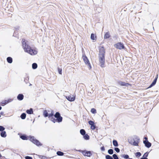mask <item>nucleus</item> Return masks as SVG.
<instances>
[{
	"mask_svg": "<svg viewBox=\"0 0 159 159\" xmlns=\"http://www.w3.org/2000/svg\"><path fill=\"white\" fill-rule=\"evenodd\" d=\"M29 140L37 146L39 147L42 145V144L36 139L34 136L29 135Z\"/></svg>",
	"mask_w": 159,
	"mask_h": 159,
	"instance_id": "obj_4",
	"label": "nucleus"
},
{
	"mask_svg": "<svg viewBox=\"0 0 159 159\" xmlns=\"http://www.w3.org/2000/svg\"><path fill=\"white\" fill-rule=\"evenodd\" d=\"M7 62L10 64L13 61V59L12 58L10 57H8L7 58Z\"/></svg>",
	"mask_w": 159,
	"mask_h": 159,
	"instance_id": "obj_22",
	"label": "nucleus"
},
{
	"mask_svg": "<svg viewBox=\"0 0 159 159\" xmlns=\"http://www.w3.org/2000/svg\"><path fill=\"white\" fill-rule=\"evenodd\" d=\"M2 109V107L0 106V110H1Z\"/></svg>",
	"mask_w": 159,
	"mask_h": 159,
	"instance_id": "obj_52",
	"label": "nucleus"
},
{
	"mask_svg": "<svg viewBox=\"0 0 159 159\" xmlns=\"http://www.w3.org/2000/svg\"><path fill=\"white\" fill-rule=\"evenodd\" d=\"M136 138H135V139H137V140H134V139H133V145L134 146H138V145L139 143V141L140 140L139 138L137 136H135Z\"/></svg>",
	"mask_w": 159,
	"mask_h": 159,
	"instance_id": "obj_12",
	"label": "nucleus"
},
{
	"mask_svg": "<svg viewBox=\"0 0 159 159\" xmlns=\"http://www.w3.org/2000/svg\"><path fill=\"white\" fill-rule=\"evenodd\" d=\"M39 158L41 159H48V158L46 157H45L43 155H39Z\"/></svg>",
	"mask_w": 159,
	"mask_h": 159,
	"instance_id": "obj_38",
	"label": "nucleus"
},
{
	"mask_svg": "<svg viewBox=\"0 0 159 159\" xmlns=\"http://www.w3.org/2000/svg\"><path fill=\"white\" fill-rule=\"evenodd\" d=\"M83 136L84 139L86 140H89L90 139V137L86 133Z\"/></svg>",
	"mask_w": 159,
	"mask_h": 159,
	"instance_id": "obj_24",
	"label": "nucleus"
},
{
	"mask_svg": "<svg viewBox=\"0 0 159 159\" xmlns=\"http://www.w3.org/2000/svg\"><path fill=\"white\" fill-rule=\"evenodd\" d=\"M38 67L37 64L36 63H34L32 64V68L33 69H36Z\"/></svg>",
	"mask_w": 159,
	"mask_h": 159,
	"instance_id": "obj_28",
	"label": "nucleus"
},
{
	"mask_svg": "<svg viewBox=\"0 0 159 159\" xmlns=\"http://www.w3.org/2000/svg\"><path fill=\"white\" fill-rule=\"evenodd\" d=\"M112 89L113 90H115V91H116L117 90V88L116 87H113V88Z\"/></svg>",
	"mask_w": 159,
	"mask_h": 159,
	"instance_id": "obj_47",
	"label": "nucleus"
},
{
	"mask_svg": "<svg viewBox=\"0 0 159 159\" xmlns=\"http://www.w3.org/2000/svg\"><path fill=\"white\" fill-rule=\"evenodd\" d=\"M105 158L106 159H113L112 157L109 155H107L105 156Z\"/></svg>",
	"mask_w": 159,
	"mask_h": 159,
	"instance_id": "obj_34",
	"label": "nucleus"
},
{
	"mask_svg": "<svg viewBox=\"0 0 159 159\" xmlns=\"http://www.w3.org/2000/svg\"><path fill=\"white\" fill-rule=\"evenodd\" d=\"M57 155L59 156H62L64 154V153L60 151H58L57 152Z\"/></svg>",
	"mask_w": 159,
	"mask_h": 159,
	"instance_id": "obj_31",
	"label": "nucleus"
},
{
	"mask_svg": "<svg viewBox=\"0 0 159 159\" xmlns=\"http://www.w3.org/2000/svg\"><path fill=\"white\" fill-rule=\"evenodd\" d=\"M31 85H32V84L30 83L29 86H31Z\"/></svg>",
	"mask_w": 159,
	"mask_h": 159,
	"instance_id": "obj_54",
	"label": "nucleus"
},
{
	"mask_svg": "<svg viewBox=\"0 0 159 159\" xmlns=\"http://www.w3.org/2000/svg\"><path fill=\"white\" fill-rule=\"evenodd\" d=\"M128 159H133L132 158H129Z\"/></svg>",
	"mask_w": 159,
	"mask_h": 159,
	"instance_id": "obj_55",
	"label": "nucleus"
},
{
	"mask_svg": "<svg viewBox=\"0 0 159 159\" xmlns=\"http://www.w3.org/2000/svg\"><path fill=\"white\" fill-rule=\"evenodd\" d=\"M2 157L1 154L0 153V158Z\"/></svg>",
	"mask_w": 159,
	"mask_h": 159,
	"instance_id": "obj_53",
	"label": "nucleus"
},
{
	"mask_svg": "<svg viewBox=\"0 0 159 159\" xmlns=\"http://www.w3.org/2000/svg\"><path fill=\"white\" fill-rule=\"evenodd\" d=\"M82 58L83 59V61L85 63V64L88 66L89 69L90 70L92 68V66L91 65L89 62V60L87 57L86 56L85 53L83 54L82 55Z\"/></svg>",
	"mask_w": 159,
	"mask_h": 159,
	"instance_id": "obj_5",
	"label": "nucleus"
},
{
	"mask_svg": "<svg viewBox=\"0 0 159 159\" xmlns=\"http://www.w3.org/2000/svg\"><path fill=\"white\" fill-rule=\"evenodd\" d=\"M114 46L116 49L121 50L125 49V47L122 43L121 42H118L114 45Z\"/></svg>",
	"mask_w": 159,
	"mask_h": 159,
	"instance_id": "obj_7",
	"label": "nucleus"
},
{
	"mask_svg": "<svg viewBox=\"0 0 159 159\" xmlns=\"http://www.w3.org/2000/svg\"><path fill=\"white\" fill-rule=\"evenodd\" d=\"M24 79V82L26 84H27L29 83V76L27 75V76L25 77Z\"/></svg>",
	"mask_w": 159,
	"mask_h": 159,
	"instance_id": "obj_25",
	"label": "nucleus"
},
{
	"mask_svg": "<svg viewBox=\"0 0 159 159\" xmlns=\"http://www.w3.org/2000/svg\"><path fill=\"white\" fill-rule=\"evenodd\" d=\"M89 124L91 125L90 129L92 130H94L96 129V125L94 121L90 120L88 121Z\"/></svg>",
	"mask_w": 159,
	"mask_h": 159,
	"instance_id": "obj_10",
	"label": "nucleus"
},
{
	"mask_svg": "<svg viewBox=\"0 0 159 159\" xmlns=\"http://www.w3.org/2000/svg\"><path fill=\"white\" fill-rule=\"evenodd\" d=\"M26 114L25 113H23L21 114L20 117L22 119L24 120L26 118Z\"/></svg>",
	"mask_w": 159,
	"mask_h": 159,
	"instance_id": "obj_27",
	"label": "nucleus"
},
{
	"mask_svg": "<svg viewBox=\"0 0 159 159\" xmlns=\"http://www.w3.org/2000/svg\"><path fill=\"white\" fill-rule=\"evenodd\" d=\"M21 43L22 48L25 52H27L31 55H34L37 54V51L33 49L28 44V41L23 39H22Z\"/></svg>",
	"mask_w": 159,
	"mask_h": 159,
	"instance_id": "obj_2",
	"label": "nucleus"
},
{
	"mask_svg": "<svg viewBox=\"0 0 159 159\" xmlns=\"http://www.w3.org/2000/svg\"><path fill=\"white\" fill-rule=\"evenodd\" d=\"M25 159H33L32 157L29 156H26L25 157Z\"/></svg>",
	"mask_w": 159,
	"mask_h": 159,
	"instance_id": "obj_43",
	"label": "nucleus"
},
{
	"mask_svg": "<svg viewBox=\"0 0 159 159\" xmlns=\"http://www.w3.org/2000/svg\"><path fill=\"white\" fill-rule=\"evenodd\" d=\"M106 52L103 46L99 47L98 60L99 65L102 68H104L105 66V54Z\"/></svg>",
	"mask_w": 159,
	"mask_h": 159,
	"instance_id": "obj_1",
	"label": "nucleus"
},
{
	"mask_svg": "<svg viewBox=\"0 0 159 159\" xmlns=\"http://www.w3.org/2000/svg\"><path fill=\"white\" fill-rule=\"evenodd\" d=\"M112 157L113 159H119L118 155L116 154H113Z\"/></svg>",
	"mask_w": 159,
	"mask_h": 159,
	"instance_id": "obj_33",
	"label": "nucleus"
},
{
	"mask_svg": "<svg viewBox=\"0 0 159 159\" xmlns=\"http://www.w3.org/2000/svg\"><path fill=\"white\" fill-rule=\"evenodd\" d=\"M58 72L59 74L60 75H61L62 74V70L61 68H60L59 67H57Z\"/></svg>",
	"mask_w": 159,
	"mask_h": 159,
	"instance_id": "obj_36",
	"label": "nucleus"
},
{
	"mask_svg": "<svg viewBox=\"0 0 159 159\" xmlns=\"http://www.w3.org/2000/svg\"><path fill=\"white\" fill-rule=\"evenodd\" d=\"M149 153V152H147L143 154L142 157L140 159H148L147 157L148 156Z\"/></svg>",
	"mask_w": 159,
	"mask_h": 159,
	"instance_id": "obj_18",
	"label": "nucleus"
},
{
	"mask_svg": "<svg viewBox=\"0 0 159 159\" xmlns=\"http://www.w3.org/2000/svg\"><path fill=\"white\" fill-rule=\"evenodd\" d=\"M100 149L102 151H104L105 150V148L104 146H103L101 147Z\"/></svg>",
	"mask_w": 159,
	"mask_h": 159,
	"instance_id": "obj_44",
	"label": "nucleus"
},
{
	"mask_svg": "<svg viewBox=\"0 0 159 159\" xmlns=\"http://www.w3.org/2000/svg\"><path fill=\"white\" fill-rule=\"evenodd\" d=\"M76 151L82 153L85 156L90 157L92 155V152L91 151H88L86 150H76Z\"/></svg>",
	"mask_w": 159,
	"mask_h": 159,
	"instance_id": "obj_6",
	"label": "nucleus"
},
{
	"mask_svg": "<svg viewBox=\"0 0 159 159\" xmlns=\"http://www.w3.org/2000/svg\"><path fill=\"white\" fill-rule=\"evenodd\" d=\"M16 34V32H14V33L13 35V36L16 37V36H14V35L15 34Z\"/></svg>",
	"mask_w": 159,
	"mask_h": 159,
	"instance_id": "obj_51",
	"label": "nucleus"
},
{
	"mask_svg": "<svg viewBox=\"0 0 159 159\" xmlns=\"http://www.w3.org/2000/svg\"><path fill=\"white\" fill-rule=\"evenodd\" d=\"M111 36L110 33L108 31L105 33L104 36V39H109Z\"/></svg>",
	"mask_w": 159,
	"mask_h": 159,
	"instance_id": "obj_17",
	"label": "nucleus"
},
{
	"mask_svg": "<svg viewBox=\"0 0 159 159\" xmlns=\"http://www.w3.org/2000/svg\"><path fill=\"white\" fill-rule=\"evenodd\" d=\"M90 38L91 40L96 41L97 40V36L93 33H92L91 34Z\"/></svg>",
	"mask_w": 159,
	"mask_h": 159,
	"instance_id": "obj_20",
	"label": "nucleus"
},
{
	"mask_svg": "<svg viewBox=\"0 0 159 159\" xmlns=\"http://www.w3.org/2000/svg\"><path fill=\"white\" fill-rule=\"evenodd\" d=\"M114 150L117 153H119L120 152V149L118 148H117V147L115 148H114Z\"/></svg>",
	"mask_w": 159,
	"mask_h": 159,
	"instance_id": "obj_40",
	"label": "nucleus"
},
{
	"mask_svg": "<svg viewBox=\"0 0 159 159\" xmlns=\"http://www.w3.org/2000/svg\"><path fill=\"white\" fill-rule=\"evenodd\" d=\"M4 114V112L3 111H1L0 113V115H2Z\"/></svg>",
	"mask_w": 159,
	"mask_h": 159,
	"instance_id": "obj_50",
	"label": "nucleus"
},
{
	"mask_svg": "<svg viewBox=\"0 0 159 159\" xmlns=\"http://www.w3.org/2000/svg\"><path fill=\"white\" fill-rule=\"evenodd\" d=\"M153 86L151 84L149 86V87L148 88V89L150 88Z\"/></svg>",
	"mask_w": 159,
	"mask_h": 159,
	"instance_id": "obj_49",
	"label": "nucleus"
},
{
	"mask_svg": "<svg viewBox=\"0 0 159 159\" xmlns=\"http://www.w3.org/2000/svg\"><path fill=\"white\" fill-rule=\"evenodd\" d=\"M26 112L27 113L29 114H33V110L32 108H30L29 109H27L26 110Z\"/></svg>",
	"mask_w": 159,
	"mask_h": 159,
	"instance_id": "obj_19",
	"label": "nucleus"
},
{
	"mask_svg": "<svg viewBox=\"0 0 159 159\" xmlns=\"http://www.w3.org/2000/svg\"><path fill=\"white\" fill-rule=\"evenodd\" d=\"M20 28V27L18 26L17 27H16L15 28V30L16 31H18V30H19Z\"/></svg>",
	"mask_w": 159,
	"mask_h": 159,
	"instance_id": "obj_45",
	"label": "nucleus"
},
{
	"mask_svg": "<svg viewBox=\"0 0 159 159\" xmlns=\"http://www.w3.org/2000/svg\"><path fill=\"white\" fill-rule=\"evenodd\" d=\"M54 117L52 119V122L53 123H55L56 122L60 123L62 121L63 117L61 116L59 112H56Z\"/></svg>",
	"mask_w": 159,
	"mask_h": 159,
	"instance_id": "obj_3",
	"label": "nucleus"
},
{
	"mask_svg": "<svg viewBox=\"0 0 159 159\" xmlns=\"http://www.w3.org/2000/svg\"><path fill=\"white\" fill-rule=\"evenodd\" d=\"M66 98L70 102H73L75 100V96L71 97L70 95L68 96H65Z\"/></svg>",
	"mask_w": 159,
	"mask_h": 159,
	"instance_id": "obj_14",
	"label": "nucleus"
},
{
	"mask_svg": "<svg viewBox=\"0 0 159 159\" xmlns=\"http://www.w3.org/2000/svg\"><path fill=\"white\" fill-rule=\"evenodd\" d=\"M122 157L125 159H128L129 158V156L126 154H124L122 155Z\"/></svg>",
	"mask_w": 159,
	"mask_h": 159,
	"instance_id": "obj_37",
	"label": "nucleus"
},
{
	"mask_svg": "<svg viewBox=\"0 0 159 159\" xmlns=\"http://www.w3.org/2000/svg\"><path fill=\"white\" fill-rule=\"evenodd\" d=\"M91 112L93 114H95L96 113L97 111L96 109L94 108H92L91 109Z\"/></svg>",
	"mask_w": 159,
	"mask_h": 159,
	"instance_id": "obj_35",
	"label": "nucleus"
},
{
	"mask_svg": "<svg viewBox=\"0 0 159 159\" xmlns=\"http://www.w3.org/2000/svg\"><path fill=\"white\" fill-rule=\"evenodd\" d=\"M24 95L22 93L19 94L17 96V99L19 101H22L24 98Z\"/></svg>",
	"mask_w": 159,
	"mask_h": 159,
	"instance_id": "obj_16",
	"label": "nucleus"
},
{
	"mask_svg": "<svg viewBox=\"0 0 159 159\" xmlns=\"http://www.w3.org/2000/svg\"><path fill=\"white\" fill-rule=\"evenodd\" d=\"M20 137L23 140H28L29 139V136H28L25 134H20Z\"/></svg>",
	"mask_w": 159,
	"mask_h": 159,
	"instance_id": "obj_11",
	"label": "nucleus"
},
{
	"mask_svg": "<svg viewBox=\"0 0 159 159\" xmlns=\"http://www.w3.org/2000/svg\"><path fill=\"white\" fill-rule=\"evenodd\" d=\"M48 114L47 111L46 110H44L43 111V115L45 117H48Z\"/></svg>",
	"mask_w": 159,
	"mask_h": 159,
	"instance_id": "obj_23",
	"label": "nucleus"
},
{
	"mask_svg": "<svg viewBox=\"0 0 159 159\" xmlns=\"http://www.w3.org/2000/svg\"><path fill=\"white\" fill-rule=\"evenodd\" d=\"M143 139H145V140H143V141H147V140H148V137H144Z\"/></svg>",
	"mask_w": 159,
	"mask_h": 159,
	"instance_id": "obj_46",
	"label": "nucleus"
},
{
	"mask_svg": "<svg viewBox=\"0 0 159 159\" xmlns=\"http://www.w3.org/2000/svg\"><path fill=\"white\" fill-rule=\"evenodd\" d=\"M133 139H129V140H128L129 143L130 144H131L132 145H133Z\"/></svg>",
	"mask_w": 159,
	"mask_h": 159,
	"instance_id": "obj_41",
	"label": "nucleus"
},
{
	"mask_svg": "<svg viewBox=\"0 0 159 159\" xmlns=\"http://www.w3.org/2000/svg\"><path fill=\"white\" fill-rule=\"evenodd\" d=\"M156 84L155 83H154V82H153V81L152 82V83L151 84L153 86H154V85H155Z\"/></svg>",
	"mask_w": 159,
	"mask_h": 159,
	"instance_id": "obj_48",
	"label": "nucleus"
},
{
	"mask_svg": "<svg viewBox=\"0 0 159 159\" xmlns=\"http://www.w3.org/2000/svg\"><path fill=\"white\" fill-rule=\"evenodd\" d=\"M5 129V128L3 126L0 125V133L4 130Z\"/></svg>",
	"mask_w": 159,
	"mask_h": 159,
	"instance_id": "obj_39",
	"label": "nucleus"
},
{
	"mask_svg": "<svg viewBox=\"0 0 159 159\" xmlns=\"http://www.w3.org/2000/svg\"><path fill=\"white\" fill-rule=\"evenodd\" d=\"M158 78V75H157V76L155 77V79H154V80L153 81V82L155 83H156L157 81V79Z\"/></svg>",
	"mask_w": 159,
	"mask_h": 159,
	"instance_id": "obj_42",
	"label": "nucleus"
},
{
	"mask_svg": "<svg viewBox=\"0 0 159 159\" xmlns=\"http://www.w3.org/2000/svg\"><path fill=\"white\" fill-rule=\"evenodd\" d=\"M135 155L136 157L139 158L141 156V153L139 152H137L135 153Z\"/></svg>",
	"mask_w": 159,
	"mask_h": 159,
	"instance_id": "obj_29",
	"label": "nucleus"
},
{
	"mask_svg": "<svg viewBox=\"0 0 159 159\" xmlns=\"http://www.w3.org/2000/svg\"><path fill=\"white\" fill-rule=\"evenodd\" d=\"M13 100V99L10 98H8L7 100H5L2 101L1 103H0V105L2 106H4L7 104L11 102Z\"/></svg>",
	"mask_w": 159,
	"mask_h": 159,
	"instance_id": "obj_8",
	"label": "nucleus"
},
{
	"mask_svg": "<svg viewBox=\"0 0 159 159\" xmlns=\"http://www.w3.org/2000/svg\"><path fill=\"white\" fill-rule=\"evenodd\" d=\"M54 112L53 110H51V113L48 114V117L52 121V118H54Z\"/></svg>",
	"mask_w": 159,
	"mask_h": 159,
	"instance_id": "obj_13",
	"label": "nucleus"
},
{
	"mask_svg": "<svg viewBox=\"0 0 159 159\" xmlns=\"http://www.w3.org/2000/svg\"><path fill=\"white\" fill-rule=\"evenodd\" d=\"M143 143L145 145V146L148 148H149L152 146V143L149 142L148 140H147V141H143Z\"/></svg>",
	"mask_w": 159,
	"mask_h": 159,
	"instance_id": "obj_15",
	"label": "nucleus"
},
{
	"mask_svg": "<svg viewBox=\"0 0 159 159\" xmlns=\"http://www.w3.org/2000/svg\"><path fill=\"white\" fill-rule=\"evenodd\" d=\"M114 151L112 149H110L108 150V153L110 155H112Z\"/></svg>",
	"mask_w": 159,
	"mask_h": 159,
	"instance_id": "obj_32",
	"label": "nucleus"
},
{
	"mask_svg": "<svg viewBox=\"0 0 159 159\" xmlns=\"http://www.w3.org/2000/svg\"><path fill=\"white\" fill-rule=\"evenodd\" d=\"M118 84L121 86L125 87H128L129 86H130L131 84L129 83H125L124 82L121 81H118L117 82Z\"/></svg>",
	"mask_w": 159,
	"mask_h": 159,
	"instance_id": "obj_9",
	"label": "nucleus"
},
{
	"mask_svg": "<svg viewBox=\"0 0 159 159\" xmlns=\"http://www.w3.org/2000/svg\"><path fill=\"white\" fill-rule=\"evenodd\" d=\"M0 136L2 137L5 138L7 136L6 132L5 130H3L0 133Z\"/></svg>",
	"mask_w": 159,
	"mask_h": 159,
	"instance_id": "obj_21",
	"label": "nucleus"
},
{
	"mask_svg": "<svg viewBox=\"0 0 159 159\" xmlns=\"http://www.w3.org/2000/svg\"><path fill=\"white\" fill-rule=\"evenodd\" d=\"M112 143H113V145L115 147H117L118 146V142L116 140L114 139L113 140Z\"/></svg>",
	"mask_w": 159,
	"mask_h": 159,
	"instance_id": "obj_26",
	"label": "nucleus"
},
{
	"mask_svg": "<svg viewBox=\"0 0 159 159\" xmlns=\"http://www.w3.org/2000/svg\"><path fill=\"white\" fill-rule=\"evenodd\" d=\"M80 134L82 135H84L86 133L85 130L83 129H80Z\"/></svg>",
	"mask_w": 159,
	"mask_h": 159,
	"instance_id": "obj_30",
	"label": "nucleus"
}]
</instances>
